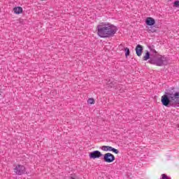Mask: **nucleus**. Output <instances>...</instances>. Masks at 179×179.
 Returning <instances> with one entry per match:
<instances>
[{
	"label": "nucleus",
	"mask_w": 179,
	"mask_h": 179,
	"mask_svg": "<svg viewBox=\"0 0 179 179\" xmlns=\"http://www.w3.org/2000/svg\"><path fill=\"white\" fill-rule=\"evenodd\" d=\"M162 106L165 107H179V92L168 91L162 96Z\"/></svg>",
	"instance_id": "obj_2"
},
{
	"label": "nucleus",
	"mask_w": 179,
	"mask_h": 179,
	"mask_svg": "<svg viewBox=\"0 0 179 179\" xmlns=\"http://www.w3.org/2000/svg\"><path fill=\"white\" fill-rule=\"evenodd\" d=\"M105 83H106L107 87H115L117 86V83L114 82V79L110 78L108 80H105Z\"/></svg>",
	"instance_id": "obj_8"
},
{
	"label": "nucleus",
	"mask_w": 179,
	"mask_h": 179,
	"mask_svg": "<svg viewBox=\"0 0 179 179\" xmlns=\"http://www.w3.org/2000/svg\"><path fill=\"white\" fill-rule=\"evenodd\" d=\"M161 179H171V178H170V177L167 176V175L163 173L162 175V178Z\"/></svg>",
	"instance_id": "obj_16"
},
{
	"label": "nucleus",
	"mask_w": 179,
	"mask_h": 179,
	"mask_svg": "<svg viewBox=\"0 0 179 179\" xmlns=\"http://www.w3.org/2000/svg\"><path fill=\"white\" fill-rule=\"evenodd\" d=\"M14 10V13H15L16 15H20V13H22L23 12V8L22 7H15L13 8Z\"/></svg>",
	"instance_id": "obj_11"
},
{
	"label": "nucleus",
	"mask_w": 179,
	"mask_h": 179,
	"mask_svg": "<svg viewBox=\"0 0 179 179\" xmlns=\"http://www.w3.org/2000/svg\"><path fill=\"white\" fill-rule=\"evenodd\" d=\"M88 104H94V99L93 98H90L87 100Z\"/></svg>",
	"instance_id": "obj_13"
},
{
	"label": "nucleus",
	"mask_w": 179,
	"mask_h": 179,
	"mask_svg": "<svg viewBox=\"0 0 179 179\" xmlns=\"http://www.w3.org/2000/svg\"><path fill=\"white\" fill-rule=\"evenodd\" d=\"M149 50H150L151 58L150 60H148L149 64L152 65H156L157 66H164L167 65V57L164 55H162L155 50V46H148Z\"/></svg>",
	"instance_id": "obj_3"
},
{
	"label": "nucleus",
	"mask_w": 179,
	"mask_h": 179,
	"mask_svg": "<svg viewBox=\"0 0 179 179\" xmlns=\"http://www.w3.org/2000/svg\"><path fill=\"white\" fill-rule=\"evenodd\" d=\"M150 58H152V54H150L149 51H147L145 55L143 57V60L148 61V59H149V61H150Z\"/></svg>",
	"instance_id": "obj_12"
},
{
	"label": "nucleus",
	"mask_w": 179,
	"mask_h": 179,
	"mask_svg": "<svg viewBox=\"0 0 179 179\" xmlns=\"http://www.w3.org/2000/svg\"><path fill=\"white\" fill-rule=\"evenodd\" d=\"M97 34L101 38H108L114 37L118 31L117 26L110 22H102L96 27Z\"/></svg>",
	"instance_id": "obj_1"
},
{
	"label": "nucleus",
	"mask_w": 179,
	"mask_h": 179,
	"mask_svg": "<svg viewBox=\"0 0 179 179\" xmlns=\"http://www.w3.org/2000/svg\"><path fill=\"white\" fill-rule=\"evenodd\" d=\"M155 23H156V21L155 20V19L150 17H147L145 20V24H147V26H154Z\"/></svg>",
	"instance_id": "obj_9"
},
{
	"label": "nucleus",
	"mask_w": 179,
	"mask_h": 179,
	"mask_svg": "<svg viewBox=\"0 0 179 179\" xmlns=\"http://www.w3.org/2000/svg\"><path fill=\"white\" fill-rule=\"evenodd\" d=\"M171 90H174V88H172Z\"/></svg>",
	"instance_id": "obj_18"
},
{
	"label": "nucleus",
	"mask_w": 179,
	"mask_h": 179,
	"mask_svg": "<svg viewBox=\"0 0 179 179\" xmlns=\"http://www.w3.org/2000/svg\"><path fill=\"white\" fill-rule=\"evenodd\" d=\"M101 149L104 152H113L116 155H118V153H120V151L108 145H103L101 147Z\"/></svg>",
	"instance_id": "obj_6"
},
{
	"label": "nucleus",
	"mask_w": 179,
	"mask_h": 179,
	"mask_svg": "<svg viewBox=\"0 0 179 179\" xmlns=\"http://www.w3.org/2000/svg\"><path fill=\"white\" fill-rule=\"evenodd\" d=\"M143 51V46L141 45H137L136 47V54L138 57H141L142 55V52Z\"/></svg>",
	"instance_id": "obj_10"
},
{
	"label": "nucleus",
	"mask_w": 179,
	"mask_h": 179,
	"mask_svg": "<svg viewBox=\"0 0 179 179\" xmlns=\"http://www.w3.org/2000/svg\"><path fill=\"white\" fill-rule=\"evenodd\" d=\"M114 160H115V157L110 152L103 155V161L106 162V163H113Z\"/></svg>",
	"instance_id": "obj_5"
},
{
	"label": "nucleus",
	"mask_w": 179,
	"mask_h": 179,
	"mask_svg": "<svg viewBox=\"0 0 179 179\" xmlns=\"http://www.w3.org/2000/svg\"><path fill=\"white\" fill-rule=\"evenodd\" d=\"M156 31V29L153 28L152 27H150L148 29V33H155Z\"/></svg>",
	"instance_id": "obj_15"
},
{
	"label": "nucleus",
	"mask_w": 179,
	"mask_h": 179,
	"mask_svg": "<svg viewBox=\"0 0 179 179\" xmlns=\"http://www.w3.org/2000/svg\"><path fill=\"white\" fill-rule=\"evenodd\" d=\"M124 51H125V55L126 57H129L130 52H129V48H124Z\"/></svg>",
	"instance_id": "obj_14"
},
{
	"label": "nucleus",
	"mask_w": 179,
	"mask_h": 179,
	"mask_svg": "<svg viewBox=\"0 0 179 179\" xmlns=\"http://www.w3.org/2000/svg\"><path fill=\"white\" fill-rule=\"evenodd\" d=\"M168 1H171V0H168Z\"/></svg>",
	"instance_id": "obj_19"
},
{
	"label": "nucleus",
	"mask_w": 179,
	"mask_h": 179,
	"mask_svg": "<svg viewBox=\"0 0 179 179\" xmlns=\"http://www.w3.org/2000/svg\"><path fill=\"white\" fill-rule=\"evenodd\" d=\"M13 171L16 176H23L26 173V167L22 164H17L13 169Z\"/></svg>",
	"instance_id": "obj_4"
},
{
	"label": "nucleus",
	"mask_w": 179,
	"mask_h": 179,
	"mask_svg": "<svg viewBox=\"0 0 179 179\" xmlns=\"http://www.w3.org/2000/svg\"><path fill=\"white\" fill-rule=\"evenodd\" d=\"M173 6H174L176 8H178V6H179V1H174Z\"/></svg>",
	"instance_id": "obj_17"
},
{
	"label": "nucleus",
	"mask_w": 179,
	"mask_h": 179,
	"mask_svg": "<svg viewBox=\"0 0 179 179\" xmlns=\"http://www.w3.org/2000/svg\"><path fill=\"white\" fill-rule=\"evenodd\" d=\"M103 155L99 150H94L89 153L90 159H99Z\"/></svg>",
	"instance_id": "obj_7"
}]
</instances>
